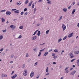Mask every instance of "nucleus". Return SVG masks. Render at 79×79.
I'll return each instance as SVG.
<instances>
[{
	"label": "nucleus",
	"instance_id": "1",
	"mask_svg": "<svg viewBox=\"0 0 79 79\" xmlns=\"http://www.w3.org/2000/svg\"><path fill=\"white\" fill-rule=\"evenodd\" d=\"M27 70H25L24 72L23 75L24 76H26L27 75Z\"/></svg>",
	"mask_w": 79,
	"mask_h": 79
},
{
	"label": "nucleus",
	"instance_id": "2",
	"mask_svg": "<svg viewBox=\"0 0 79 79\" xmlns=\"http://www.w3.org/2000/svg\"><path fill=\"white\" fill-rule=\"evenodd\" d=\"M62 28L63 29V31H64L65 29H66V26L64 25V24H62Z\"/></svg>",
	"mask_w": 79,
	"mask_h": 79
},
{
	"label": "nucleus",
	"instance_id": "3",
	"mask_svg": "<svg viewBox=\"0 0 79 79\" xmlns=\"http://www.w3.org/2000/svg\"><path fill=\"white\" fill-rule=\"evenodd\" d=\"M74 35V33L73 32L70 33V34L69 35L68 37L69 38H70V37H73Z\"/></svg>",
	"mask_w": 79,
	"mask_h": 79
},
{
	"label": "nucleus",
	"instance_id": "4",
	"mask_svg": "<svg viewBox=\"0 0 79 79\" xmlns=\"http://www.w3.org/2000/svg\"><path fill=\"white\" fill-rule=\"evenodd\" d=\"M69 56L70 58H74V55H73V54H72V53H70Z\"/></svg>",
	"mask_w": 79,
	"mask_h": 79
},
{
	"label": "nucleus",
	"instance_id": "5",
	"mask_svg": "<svg viewBox=\"0 0 79 79\" xmlns=\"http://www.w3.org/2000/svg\"><path fill=\"white\" fill-rule=\"evenodd\" d=\"M17 77V74H15L14 75L12 76L11 77V78L12 79H15V78H16V77Z\"/></svg>",
	"mask_w": 79,
	"mask_h": 79
},
{
	"label": "nucleus",
	"instance_id": "6",
	"mask_svg": "<svg viewBox=\"0 0 79 79\" xmlns=\"http://www.w3.org/2000/svg\"><path fill=\"white\" fill-rule=\"evenodd\" d=\"M34 71L31 72L30 73L31 77H32L34 76Z\"/></svg>",
	"mask_w": 79,
	"mask_h": 79
},
{
	"label": "nucleus",
	"instance_id": "7",
	"mask_svg": "<svg viewBox=\"0 0 79 79\" xmlns=\"http://www.w3.org/2000/svg\"><path fill=\"white\" fill-rule=\"evenodd\" d=\"M76 71L75 70L71 72V73H70V75H71L72 74V75H74V74H75V73H76Z\"/></svg>",
	"mask_w": 79,
	"mask_h": 79
},
{
	"label": "nucleus",
	"instance_id": "8",
	"mask_svg": "<svg viewBox=\"0 0 79 79\" xmlns=\"http://www.w3.org/2000/svg\"><path fill=\"white\" fill-rule=\"evenodd\" d=\"M11 13L9 11H7L6 13L7 15H8V16H9V15H10Z\"/></svg>",
	"mask_w": 79,
	"mask_h": 79
},
{
	"label": "nucleus",
	"instance_id": "9",
	"mask_svg": "<svg viewBox=\"0 0 79 79\" xmlns=\"http://www.w3.org/2000/svg\"><path fill=\"white\" fill-rule=\"evenodd\" d=\"M36 38H37V37L36 36H35L32 37L31 39L32 40H35L36 39Z\"/></svg>",
	"mask_w": 79,
	"mask_h": 79
},
{
	"label": "nucleus",
	"instance_id": "10",
	"mask_svg": "<svg viewBox=\"0 0 79 79\" xmlns=\"http://www.w3.org/2000/svg\"><path fill=\"white\" fill-rule=\"evenodd\" d=\"M33 3V1H31V2L29 3V5H28V6H31V5Z\"/></svg>",
	"mask_w": 79,
	"mask_h": 79
},
{
	"label": "nucleus",
	"instance_id": "11",
	"mask_svg": "<svg viewBox=\"0 0 79 79\" xmlns=\"http://www.w3.org/2000/svg\"><path fill=\"white\" fill-rule=\"evenodd\" d=\"M47 3L48 5H51L52 4V2L50 1H49L47 2Z\"/></svg>",
	"mask_w": 79,
	"mask_h": 79
},
{
	"label": "nucleus",
	"instance_id": "12",
	"mask_svg": "<svg viewBox=\"0 0 79 79\" xmlns=\"http://www.w3.org/2000/svg\"><path fill=\"white\" fill-rule=\"evenodd\" d=\"M48 54V52H46L43 55L44 56H45L47 55Z\"/></svg>",
	"mask_w": 79,
	"mask_h": 79
},
{
	"label": "nucleus",
	"instance_id": "13",
	"mask_svg": "<svg viewBox=\"0 0 79 79\" xmlns=\"http://www.w3.org/2000/svg\"><path fill=\"white\" fill-rule=\"evenodd\" d=\"M41 33H40V31H38V33L37 34L38 36H40V34Z\"/></svg>",
	"mask_w": 79,
	"mask_h": 79
},
{
	"label": "nucleus",
	"instance_id": "14",
	"mask_svg": "<svg viewBox=\"0 0 79 79\" xmlns=\"http://www.w3.org/2000/svg\"><path fill=\"white\" fill-rule=\"evenodd\" d=\"M75 11H76V9H73V11L72 12V15H74Z\"/></svg>",
	"mask_w": 79,
	"mask_h": 79
},
{
	"label": "nucleus",
	"instance_id": "15",
	"mask_svg": "<svg viewBox=\"0 0 79 79\" xmlns=\"http://www.w3.org/2000/svg\"><path fill=\"white\" fill-rule=\"evenodd\" d=\"M21 4V2L20 1H19L18 2L17 5H20Z\"/></svg>",
	"mask_w": 79,
	"mask_h": 79
},
{
	"label": "nucleus",
	"instance_id": "16",
	"mask_svg": "<svg viewBox=\"0 0 79 79\" xmlns=\"http://www.w3.org/2000/svg\"><path fill=\"white\" fill-rule=\"evenodd\" d=\"M74 53L75 55H77V54H79V51H75Z\"/></svg>",
	"mask_w": 79,
	"mask_h": 79
},
{
	"label": "nucleus",
	"instance_id": "17",
	"mask_svg": "<svg viewBox=\"0 0 79 79\" xmlns=\"http://www.w3.org/2000/svg\"><path fill=\"white\" fill-rule=\"evenodd\" d=\"M58 52V49H55L54 51V52H55V53H57Z\"/></svg>",
	"mask_w": 79,
	"mask_h": 79
},
{
	"label": "nucleus",
	"instance_id": "18",
	"mask_svg": "<svg viewBox=\"0 0 79 79\" xmlns=\"http://www.w3.org/2000/svg\"><path fill=\"white\" fill-rule=\"evenodd\" d=\"M3 37V35H1L0 36V40H1V39H2Z\"/></svg>",
	"mask_w": 79,
	"mask_h": 79
},
{
	"label": "nucleus",
	"instance_id": "19",
	"mask_svg": "<svg viewBox=\"0 0 79 79\" xmlns=\"http://www.w3.org/2000/svg\"><path fill=\"white\" fill-rule=\"evenodd\" d=\"M14 13H19V11L17 10V11H14Z\"/></svg>",
	"mask_w": 79,
	"mask_h": 79
},
{
	"label": "nucleus",
	"instance_id": "20",
	"mask_svg": "<svg viewBox=\"0 0 79 79\" xmlns=\"http://www.w3.org/2000/svg\"><path fill=\"white\" fill-rule=\"evenodd\" d=\"M77 63L78 66H79V59H78L77 62Z\"/></svg>",
	"mask_w": 79,
	"mask_h": 79
},
{
	"label": "nucleus",
	"instance_id": "21",
	"mask_svg": "<svg viewBox=\"0 0 79 79\" xmlns=\"http://www.w3.org/2000/svg\"><path fill=\"white\" fill-rule=\"evenodd\" d=\"M49 31H50V30H47L46 32V34H48V33L49 32Z\"/></svg>",
	"mask_w": 79,
	"mask_h": 79
},
{
	"label": "nucleus",
	"instance_id": "22",
	"mask_svg": "<svg viewBox=\"0 0 79 79\" xmlns=\"http://www.w3.org/2000/svg\"><path fill=\"white\" fill-rule=\"evenodd\" d=\"M61 40H62V39L61 38H60L58 40V43H59L60 42H61Z\"/></svg>",
	"mask_w": 79,
	"mask_h": 79
},
{
	"label": "nucleus",
	"instance_id": "23",
	"mask_svg": "<svg viewBox=\"0 0 79 79\" xmlns=\"http://www.w3.org/2000/svg\"><path fill=\"white\" fill-rule=\"evenodd\" d=\"M46 72L47 73H48V67H47V68H46Z\"/></svg>",
	"mask_w": 79,
	"mask_h": 79
},
{
	"label": "nucleus",
	"instance_id": "24",
	"mask_svg": "<svg viewBox=\"0 0 79 79\" xmlns=\"http://www.w3.org/2000/svg\"><path fill=\"white\" fill-rule=\"evenodd\" d=\"M63 11H64V12H66L67 11V9L65 8L63 9Z\"/></svg>",
	"mask_w": 79,
	"mask_h": 79
},
{
	"label": "nucleus",
	"instance_id": "25",
	"mask_svg": "<svg viewBox=\"0 0 79 79\" xmlns=\"http://www.w3.org/2000/svg\"><path fill=\"white\" fill-rule=\"evenodd\" d=\"M67 36H65L63 38V40H66V38H67Z\"/></svg>",
	"mask_w": 79,
	"mask_h": 79
},
{
	"label": "nucleus",
	"instance_id": "26",
	"mask_svg": "<svg viewBox=\"0 0 79 79\" xmlns=\"http://www.w3.org/2000/svg\"><path fill=\"white\" fill-rule=\"evenodd\" d=\"M1 19L2 20V22H3V23H4L5 22V19H4L3 18H1Z\"/></svg>",
	"mask_w": 79,
	"mask_h": 79
},
{
	"label": "nucleus",
	"instance_id": "27",
	"mask_svg": "<svg viewBox=\"0 0 79 79\" xmlns=\"http://www.w3.org/2000/svg\"><path fill=\"white\" fill-rule=\"evenodd\" d=\"M19 28L20 29H23V26H21L20 27H19Z\"/></svg>",
	"mask_w": 79,
	"mask_h": 79
},
{
	"label": "nucleus",
	"instance_id": "28",
	"mask_svg": "<svg viewBox=\"0 0 79 79\" xmlns=\"http://www.w3.org/2000/svg\"><path fill=\"white\" fill-rule=\"evenodd\" d=\"M26 57H29V54L28 53H27L26 55Z\"/></svg>",
	"mask_w": 79,
	"mask_h": 79
},
{
	"label": "nucleus",
	"instance_id": "29",
	"mask_svg": "<svg viewBox=\"0 0 79 79\" xmlns=\"http://www.w3.org/2000/svg\"><path fill=\"white\" fill-rule=\"evenodd\" d=\"M28 2H29V1H28V0H27L25 1V4H27V3H28Z\"/></svg>",
	"mask_w": 79,
	"mask_h": 79
},
{
	"label": "nucleus",
	"instance_id": "30",
	"mask_svg": "<svg viewBox=\"0 0 79 79\" xmlns=\"http://www.w3.org/2000/svg\"><path fill=\"white\" fill-rule=\"evenodd\" d=\"M37 48H35L34 49H33V50H34V52H35V51H37Z\"/></svg>",
	"mask_w": 79,
	"mask_h": 79
},
{
	"label": "nucleus",
	"instance_id": "31",
	"mask_svg": "<svg viewBox=\"0 0 79 79\" xmlns=\"http://www.w3.org/2000/svg\"><path fill=\"white\" fill-rule=\"evenodd\" d=\"M32 8H34V3H33L32 6Z\"/></svg>",
	"mask_w": 79,
	"mask_h": 79
},
{
	"label": "nucleus",
	"instance_id": "32",
	"mask_svg": "<svg viewBox=\"0 0 79 79\" xmlns=\"http://www.w3.org/2000/svg\"><path fill=\"white\" fill-rule=\"evenodd\" d=\"M75 60H76V59H73L71 60V62H73Z\"/></svg>",
	"mask_w": 79,
	"mask_h": 79
},
{
	"label": "nucleus",
	"instance_id": "33",
	"mask_svg": "<svg viewBox=\"0 0 79 79\" xmlns=\"http://www.w3.org/2000/svg\"><path fill=\"white\" fill-rule=\"evenodd\" d=\"M14 26V25H12L10 26V28H11L12 29H13V27Z\"/></svg>",
	"mask_w": 79,
	"mask_h": 79
},
{
	"label": "nucleus",
	"instance_id": "34",
	"mask_svg": "<svg viewBox=\"0 0 79 79\" xmlns=\"http://www.w3.org/2000/svg\"><path fill=\"white\" fill-rule=\"evenodd\" d=\"M62 19V16H61L60 18L59 19L58 21H60V20H61V19Z\"/></svg>",
	"mask_w": 79,
	"mask_h": 79
},
{
	"label": "nucleus",
	"instance_id": "35",
	"mask_svg": "<svg viewBox=\"0 0 79 79\" xmlns=\"http://www.w3.org/2000/svg\"><path fill=\"white\" fill-rule=\"evenodd\" d=\"M15 10H16V9H12V12H13V11H15Z\"/></svg>",
	"mask_w": 79,
	"mask_h": 79
},
{
	"label": "nucleus",
	"instance_id": "36",
	"mask_svg": "<svg viewBox=\"0 0 79 79\" xmlns=\"http://www.w3.org/2000/svg\"><path fill=\"white\" fill-rule=\"evenodd\" d=\"M27 8H25L24 9V11H25V12L26 11H27Z\"/></svg>",
	"mask_w": 79,
	"mask_h": 79
},
{
	"label": "nucleus",
	"instance_id": "37",
	"mask_svg": "<svg viewBox=\"0 0 79 79\" xmlns=\"http://www.w3.org/2000/svg\"><path fill=\"white\" fill-rule=\"evenodd\" d=\"M36 10H37V9L36 8H35L34 9V13H35V11H36Z\"/></svg>",
	"mask_w": 79,
	"mask_h": 79
},
{
	"label": "nucleus",
	"instance_id": "38",
	"mask_svg": "<svg viewBox=\"0 0 79 79\" xmlns=\"http://www.w3.org/2000/svg\"><path fill=\"white\" fill-rule=\"evenodd\" d=\"M2 31L3 32H6V29L4 30H2Z\"/></svg>",
	"mask_w": 79,
	"mask_h": 79
},
{
	"label": "nucleus",
	"instance_id": "39",
	"mask_svg": "<svg viewBox=\"0 0 79 79\" xmlns=\"http://www.w3.org/2000/svg\"><path fill=\"white\" fill-rule=\"evenodd\" d=\"M57 58V56H53V58H54V59H56V58Z\"/></svg>",
	"mask_w": 79,
	"mask_h": 79
},
{
	"label": "nucleus",
	"instance_id": "40",
	"mask_svg": "<svg viewBox=\"0 0 79 79\" xmlns=\"http://www.w3.org/2000/svg\"><path fill=\"white\" fill-rule=\"evenodd\" d=\"M24 67H25V64H23L22 66V68H24Z\"/></svg>",
	"mask_w": 79,
	"mask_h": 79
},
{
	"label": "nucleus",
	"instance_id": "41",
	"mask_svg": "<svg viewBox=\"0 0 79 79\" xmlns=\"http://www.w3.org/2000/svg\"><path fill=\"white\" fill-rule=\"evenodd\" d=\"M6 11V10H1L0 12H4Z\"/></svg>",
	"mask_w": 79,
	"mask_h": 79
},
{
	"label": "nucleus",
	"instance_id": "42",
	"mask_svg": "<svg viewBox=\"0 0 79 79\" xmlns=\"http://www.w3.org/2000/svg\"><path fill=\"white\" fill-rule=\"evenodd\" d=\"M21 37H22V36L21 35L19 36V37H18V38L19 39H21Z\"/></svg>",
	"mask_w": 79,
	"mask_h": 79
},
{
	"label": "nucleus",
	"instance_id": "43",
	"mask_svg": "<svg viewBox=\"0 0 79 79\" xmlns=\"http://www.w3.org/2000/svg\"><path fill=\"white\" fill-rule=\"evenodd\" d=\"M42 0H39V1H38V3H39V2H42Z\"/></svg>",
	"mask_w": 79,
	"mask_h": 79
},
{
	"label": "nucleus",
	"instance_id": "44",
	"mask_svg": "<svg viewBox=\"0 0 79 79\" xmlns=\"http://www.w3.org/2000/svg\"><path fill=\"white\" fill-rule=\"evenodd\" d=\"M2 77H5V75L4 74H2L1 75Z\"/></svg>",
	"mask_w": 79,
	"mask_h": 79
},
{
	"label": "nucleus",
	"instance_id": "45",
	"mask_svg": "<svg viewBox=\"0 0 79 79\" xmlns=\"http://www.w3.org/2000/svg\"><path fill=\"white\" fill-rule=\"evenodd\" d=\"M16 20H17V19H13V21H16Z\"/></svg>",
	"mask_w": 79,
	"mask_h": 79
},
{
	"label": "nucleus",
	"instance_id": "46",
	"mask_svg": "<svg viewBox=\"0 0 79 79\" xmlns=\"http://www.w3.org/2000/svg\"><path fill=\"white\" fill-rule=\"evenodd\" d=\"M36 65H37V62L35 63L34 64V66H36Z\"/></svg>",
	"mask_w": 79,
	"mask_h": 79
},
{
	"label": "nucleus",
	"instance_id": "47",
	"mask_svg": "<svg viewBox=\"0 0 79 79\" xmlns=\"http://www.w3.org/2000/svg\"><path fill=\"white\" fill-rule=\"evenodd\" d=\"M56 64V63L55 62H53L52 63L53 64Z\"/></svg>",
	"mask_w": 79,
	"mask_h": 79
},
{
	"label": "nucleus",
	"instance_id": "48",
	"mask_svg": "<svg viewBox=\"0 0 79 79\" xmlns=\"http://www.w3.org/2000/svg\"><path fill=\"white\" fill-rule=\"evenodd\" d=\"M35 34H36V32H35L33 34V35H32V36H33V35H35Z\"/></svg>",
	"mask_w": 79,
	"mask_h": 79
},
{
	"label": "nucleus",
	"instance_id": "49",
	"mask_svg": "<svg viewBox=\"0 0 79 79\" xmlns=\"http://www.w3.org/2000/svg\"><path fill=\"white\" fill-rule=\"evenodd\" d=\"M69 68V67H66L65 69V71H66V70H67V69H68Z\"/></svg>",
	"mask_w": 79,
	"mask_h": 79
},
{
	"label": "nucleus",
	"instance_id": "50",
	"mask_svg": "<svg viewBox=\"0 0 79 79\" xmlns=\"http://www.w3.org/2000/svg\"><path fill=\"white\" fill-rule=\"evenodd\" d=\"M21 15H23V14H24V12H22L21 13H20Z\"/></svg>",
	"mask_w": 79,
	"mask_h": 79
},
{
	"label": "nucleus",
	"instance_id": "51",
	"mask_svg": "<svg viewBox=\"0 0 79 79\" xmlns=\"http://www.w3.org/2000/svg\"><path fill=\"white\" fill-rule=\"evenodd\" d=\"M3 48H2L0 49V52H2V51H3Z\"/></svg>",
	"mask_w": 79,
	"mask_h": 79
},
{
	"label": "nucleus",
	"instance_id": "52",
	"mask_svg": "<svg viewBox=\"0 0 79 79\" xmlns=\"http://www.w3.org/2000/svg\"><path fill=\"white\" fill-rule=\"evenodd\" d=\"M45 44V43H43L41 44H40V45H44V44Z\"/></svg>",
	"mask_w": 79,
	"mask_h": 79
},
{
	"label": "nucleus",
	"instance_id": "53",
	"mask_svg": "<svg viewBox=\"0 0 79 79\" xmlns=\"http://www.w3.org/2000/svg\"><path fill=\"white\" fill-rule=\"evenodd\" d=\"M50 74V73H47L46 74H45V76H48V75H49Z\"/></svg>",
	"mask_w": 79,
	"mask_h": 79
},
{
	"label": "nucleus",
	"instance_id": "54",
	"mask_svg": "<svg viewBox=\"0 0 79 79\" xmlns=\"http://www.w3.org/2000/svg\"><path fill=\"white\" fill-rule=\"evenodd\" d=\"M14 74V71H13L11 73V75H13Z\"/></svg>",
	"mask_w": 79,
	"mask_h": 79
},
{
	"label": "nucleus",
	"instance_id": "55",
	"mask_svg": "<svg viewBox=\"0 0 79 79\" xmlns=\"http://www.w3.org/2000/svg\"><path fill=\"white\" fill-rule=\"evenodd\" d=\"M4 77H8V75H4Z\"/></svg>",
	"mask_w": 79,
	"mask_h": 79
},
{
	"label": "nucleus",
	"instance_id": "56",
	"mask_svg": "<svg viewBox=\"0 0 79 79\" xmlns=\"http://www.w3.org/2000/svg\"><path fill=\"white\" fill-rule=\"evenodd\" d=\"M28 13L27 12H26V13H24V15H27Z\"/></svg>",
	"mask_w": 79,
	"mask_h": 79
},
{
	"label": "nucleus",
	"instance_id": "57",
	"mask_svg": "<svg viewBox=\"0 0 79 79\" xmlns=\"http://www.w3.org/2000/svg\"><path fill=\"white\" fill-rule=\"evenodd\" d=\"M71 6H69L68 7V9H70V8H71Z\"/></svg>",
	"mask_w": 79,
	"mask_h": 79
},
{
	"label": "nucleus",
	"instance_id": "58",
	"mask_svg": "<svg viewBox=\"0 0 79 79\" xmlns=\"http://www.w3.org/2000/svg\"><path fill=\"white\" fill-rule=\"evenodd\" d=\"M43 19V17H41L40 19V21H41Z\"/></svg>",
	"mask_w": 79,
	"mask_h": 79
},
{
	"label": "nucleus",
	"instance_id": "59",
	"mask_svg": "<svg viewBox=\"0 0 79 79\" xmlns=\"http://www.w3.org/2000/svg\"><path fill=\"white\" fill-rule=\"evenodd\" d=\"M52 56H55V54L54 53H52Z\"/></svg>",
	"mask_w": 79,
	"mask_h": 79
},
{
	"label": "nucleus",
	"instance_id": "60",
	"mask_svg": "<svg viewBox=\"0 0 79 79\" xmlns=\"http://www.w3.org/2000/svg\"><path fill=\"white\" fill-rule=\"evenodd\" d=\"M74 4H75V2H74L72 3L73 5H74Z\"/></svg>",
	"mask_w": 79,
	"mask_h": 79
},
{
	"label": "nucleus",
	"instance_id": "61",
	"mask_svg": "<svg viewBox=\"0 0 79 79\" xmlns=\"http://www.w3.org/2000/svg\"><path fill=\"white\" fill-rule=\"evenodd\" d=\"M15 27H16L15 26L13 27V28H12V29H13H13H15Z\"/></svg>",
	"mask_w": 79,
	"mask_h": 79
},
{
	"label": "nucleus",
	"instance_id": "62",
	"mask_svg": "<svg viewBox=\"0 0 79 79\" xmlns=\"http://www.w3.org/2000/svg\"><path fill=\"white\" fill-rule=\"evenodd\" d=\"M40 24H39V23L38 24H37V26H40Z\"/></svg>",
	"mask_w": 79,
	"mask_h": 79
},
{
	"label": "nucleus",
	"instance_id": "63",
	"mask_svg": "<svg viewBox=\"0 0 79 79\" xmlns=\"http://www.w3.org/2000/svg\"><path fill=\"white\" fill-rule=\"evenodd\" d=\"M73 68H70V71H71V70H73Z\"/></svg>",
	"mask_w": 79,
	"mask_h": 79
},
{
	"label": "nucleus",
	"instance_id": "64",
	"mask_svg": "<svg viewBox=\"0 0 79 79\" xmlns=\"http://www.w3.org/2000/svg\"><path fill=\"white\" fill-rule=\"evenodd\" d=\"M77 26L79 27V23L77 24Z\"/></svg>",
	"mask_w": 79,
	"mask_h": 79
}]
</instances>
